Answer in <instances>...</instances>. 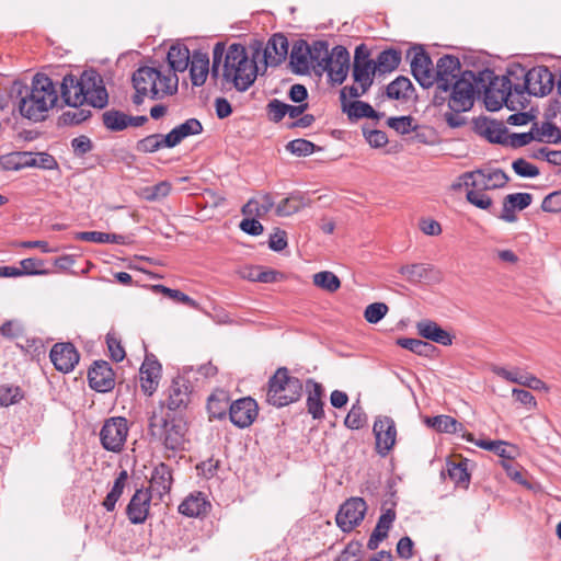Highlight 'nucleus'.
Instances as JSON below:
<instances>
[{
	"instance_id": "338daca9",
	"label": "nucleus",
	"mask_w": 561,
	"mask_h": 561,
	"mask_svg": "<svg viewBox=\"0 0 561 561\" xmlns=\"http://www.w3.org/2000/svg\"><path fill=\"white\" fill-rule=\"evenodd\" d=\"M362 545L358 541L350 542L335 561H360Z\"/></svg>"
},
{
	"instance_id": "4be33fe9",
	"label": "nucleus",
	"mask_w": 561,
	"mask_h": 561,
	"mask_svg": "<svg viewBox=\"0 0 561 561\" xmlns=\"http://www.w3.org/2000/svg\"><path fill=\"white\" fill-rule=\"evenodd\" d=\"M533 202L530 193H513L508 194L503 199V208L501 214L495 216L505 222H515L518 217L516 210H524ZM494 215V213H492Z\"/></svg>"
},
{
	"instance_id": "4468645a",
	"label": "nucleus",
	"mask_w": 561,
	"mask_h": 561,
	"mask_svg": "<svg viewBox=\"0 0 561 561\" xmlns=\"http://www.w3.org/2000/svg\"><path fill=\"white\" fill-rule=\"evenodd\" d=\"M167 399L165 401H161L160 404L163 403L164 409L167 408V412L175 414L176 412H182L187 409L191 403L192 396V385L188 379L184 376L178 375L174 377L165 390Z\"/></svg>"
},
{
	"instance_id": "6ab92c4d",
	"label": "nucleus",
	"mask_w": 561,
	"mask_h": 561,
	"mask_svg": "<svg viewBox=\"0 0 561 561\" xmlns=\"http://www.w3.org/2000/svg\"><path fill=\"white\" fill-rule=\"evenodd\" d=\"M89 386L98 392H108L115 386L114 371L105 360H96L88 371Z\"/></svg>"
},
{
	"instance_id": "2eb2a0df",
	"label": "nucleus",
	"mask_w": 561,
	"mask_h": 561,
	"mask_svg": "<svg viewBox=\"0 0 561 561\" xmlns=\"http://www.w3.org/2000/svg\"><path fill=\"white\" fill-rule=\"evenodd\" d=\"M462 178L466 180L465 184L473 187H481L482 190H495L504 187L510 181V176L502 169H493L486 171L484 169H477L471 172H466Z\"/></svg>"
},
{
	"instance_id": "a878e982",
	"label": "nucleus",
	"mask_w": 561,
	"mask_h": 561,
	"mask_svg": "<svg viewBox=\"0 0 561 561\" xmlns=\"http://www.w3.org/2000/svg\"><path fill=\"white\" fill-rule=\"evenodd\" d=\"M290 68L295 75H308L310 73L311 60H310V47L307 41L297 39L294 42L290 51Z\"/></svg>"
},
{
	"instance_id": "37998d69",
	"label": "nucleus",
	"mask_w": 561,
	"mask_h": 561,
	"mask_svg": "<svg viewBox=\"0 0 561 561\" xmlns=\"http://www.w3.org/2000/svg\"><path fill=\"white\" fill-rule=\"evenodd\" d=\"M128 480V473L126 470H122L116 477L114 484L111 491L107 493L106 497L103 501V506L107 512H112L115 508V505L123 494V491L126 486Z\"/></svg>"
},
{
	"instance_id": "bf43d9fd",
	"label": "nucleus",
	"mask_w": 561,
	"mask_h": 561,
	"mask_svg": "<svg viewBox=\"0 0 561 561\" xmlns=\"http://www.w3.org/2000/svg\"><path fill=\"white\" fill-rule=\"evenodd\" d=\"M388 306L383 302H374L366 307L364 317L369 323H378L388 312Z\"/></svg>"
},
{
	"instance_id": "052dcab7",
	"label": "nucleus",
	"mask_w": 561,
	"mask_h": 561,
	"mask_svg": "<svg viewBox=\"0 0 561 561\" xmlns=\"http://www.w3.org/2000/svg\"><path fill=\"white\" fill-rule=\"evenodd\" d=\"M467 201L476 207L490 210L492 207V198L482 192V190H470L467 192Z\"/></svg>"
},
{
	"instance_id": "0eeeda50",
	"label": "nucleus",
	"mask_w": 561,
	"mask_h": 561,
	"mask_svg": "<svg viewBox=\"0 0 561 561\" xmlns=\"http://www.w3.org/2000/svg\"><path fill=\"white\" fill-rule=\"evenodd\" d=\"M302 396V382L291 376L287 367H279L270 377L266 388V402L275 408H284L297 402Z\"/></svg>"
},
{
	"instance_id": "ddd939ff",
	"label": "nucleus",
	"mask_w": 561,
	"mask_h": 561,
	"mask_svg": "<svg viewBox=\"0 0 561 561\" xmlns=\"http://www.w3.org/2000/svg\"><path fill=\"white\" fill-rule=\"evenodd\" d=\"M377 73L375 59L370 58V50L365 44L356 47L353 61V79L367 92L374 83V77Z\"/></svg>"
},
{
	"instance_id": "864d4df0",
	"label": "nucleus",
	"mask_w": 561,
	"mask_h": 561,
	"mask_svg": "<svg viewBox=\"0 0 561 561\" xmlns=\"http://www.w3.org/2000/svg\"><path fill=\"white\" fill-rule=\"evenodd\" d=\"M286 149L295 156L306 157L312 154L316 151L317 146L307 139L298 138L289 141L286 145Z\"/></svg>"
},
{
	"instance_id": "c85d7f7f",
	"label": "nucleus",
	"mask_w": 561,
	"mask_h": 561,
	"mask_svg": "<svg viewBox=\"0 0 561 561\" xmlns=\"http://www.w3.org/2000/svg\"><path fill=\"white\" fill-rule=\"evenodd\" d=\"M417 333L425 340L448 346L453 344V336L440 328L435 321L422 320L416 323Z\"/></svg>"
},
{
	"instance_id": "f03ea898",
	"label": "nucleus",
	"mask_w": 561,
	"mask_h": 561,
	"mask_svg": "<svg viewBox=\"0 0 561 561\" xmlns=\"http://www.w3.org/2000/svg\"><path fill=\"white\" fill-rule=\"evenodd\" d=\"M9 96L18 106L22 117L32 122H43L57 101L58 93L54 81L45 73H36L27 84L23 80H14Z\"/></svg>"
},
{
	"instance_id": "f8f14e48",
	"label": "nucleus",
	"mask_w": 561,
	"mask_h": 561,
	"mask_svg": "<svg viewBox=\"0 0 561 561\" xmlns=\"http://www.w3.org/2000/svg\"><path fill=\"white\" fill-rule=\"evenodd\" d=\"M128 432V421L124 416L106 419L100 431L102 447L107 451L121 453L127 440Z\"/></svg>"
},
{
	"instance_id": "c9c22d12",
	"label": "nucleus",
	"mask_w": 561,
	"mask_h": 561,
	"mask_svg": "<svg viewBox=\"0 0 561 561\" xmlns=\"http://www.w3.org/2000/svg\"><path fill=\"white\" fill-rule=\"evenodd\" d=\"M343 112L347 113L350 121H357L364 117L380 119L383 113L377 112L366 102L354 100L350 103L343 102Z\"/></svg>"
},
{
	"instance_id": "f3484780",
	"label": "nucleus",
	"mask_w": 561,
	"mask_h": 561,
	"mask_svg": "<svg viewBox=\"0 0 561 561\" xmlns=\"http://www.w3.org/2000/svg\"><path fill=\"white\" fill-rule=\"evenodd\" d=\"M257 413V403L251 397L238 399L229 407V419L239 428L249 427L255 421Z\"/></svg>"
},
{
	"instance_id": "4c0bfd02",
	"label": "nucleus",
	"mask_w": 561,
	"mask_h": 561,
	"mask_svg": "<svg viewBox=\"0 0 561 561\" xmlns=\"http://www.w3.org/2000/svg\"><path fill=\"white\" fill-rule=\"evenodd\" d=\"M402 59L401 50L388 48L379 53L375 59L376 70L379 75L391 72L398 68Z\"/></svg>"
},
{
	"instance_id": "09e8293b",
	"label": "nucleus",
	"mask_w": 561,
	"mask_h": 561,
	"mask_svg": "<svg viewBox=\"0 0 561 561\" xmlns=\"http://www.w3.org/2000/svg\"><path fill=\"white\" fill-rule=\"evenodd\" d=\"M447 474L449 479L458 486L467 488L470 481V474L467 470V462L460 461L447 463Z\"/></svg>"
},
{
	"instance_id": "774afa93",
	"label": "nucleus",
	"mask_w": 561,
	"mask_h": 561,
	"mask_svg": "<svg viewBox=\"0 0 561 561\" xmlns=\"http://www.w3.org/2000/svg\"><path fill=\"white\" fill-rule=\"evenodd\" d=\"M541 209L546 213H560L561 191H556L548 194L541 203Z\"/></svg>"
},
{
	"instance_id": "9b49d317",
	"label": "nucleus",
	"mask_w": 561,
	"mask_h": 561,
	"mask_svg": "<svg viewBox=\"0 0 561 561\" xmlns=\"http://www.w3.org/2000/svg\"><path fill=\"white\" fill-rule=\"evenodd\" d=\"M407 59L410 60L411 73L417 83L425 89L433 87L435 83V68L423 45L415 44L411 46L407 51Z\"/></svg>"
},
{
	"instance_id": "9d476101",
	"label": "nucleus",
	"mask_w": 561,
	"mask_h": 561,
	"mask_svg": "<svg viewBox=\"0 0 561 561\" xmlns=\"http://www.w3.org/2000/svg\"><path fill=\"white\" fill-rule=\"evenodd\" d=\"M462 72L457 56L444 55L437 60L435 68V83L437 84L434 95L435 105H442L446 101L443 93L449 92L450 83L455 82Z\"/></svg>"
},
{
	"instance_id": "a19ab883",
	"label": "nucleus",
	"mask_w": 561,
	"mask_h": 561,
	"mask_svg": "<svg viewBox=\"0 0 561 561\" xmlns=\"http://www.w3.org/2000/svg\"><path fill=\"white\" fill-rule=\"evenodd\" d=\"M412 91L411 80L404 76H399L386 87V96L391 100H407Z\"/></svg>"
},
{
	"instance_id": "f704fd0d",
	"label": "nucleus",
	"mask_w": 561,
	"mask_h": 561,
	"mask_svg": "<svg viewBox=\"0 0 561 561\" xmlns=\"http://www.w3.org/2000/svg\"><path fill=\"white\" fill-rule=\"evenodd\" d=\"M229 394L225 390H216L207 400V411L209 420H222L227 415L230 407Z\"/></svg>"
},
{
	"instance_id": "7c9ffc66",
	"label": "nucleus",
	"mask_w": 561,
	"mask_h": 561,
	"mask_svg": "<svg viewBox=\"0 0 561 561\" xmlns=\"http://www.w3.org/2000/svg\"><path fill=\"white\" fill-rule=\"evenodd\" d=\"M477 129L490 142L506 145L508 134L507 128L502 122L483 118L481 122L477 123Z\"/></svg>"
},
{
	"instance_id": "13d9d810",
	"label": "nucleus",
	"mask_w": 561,
	"mask_h": 561,
	"mask_svg": "<svg viewBox=\"0 0 561 561\" xmlns=\"http://www.w3.org/2000/svg\"><path fill=\"white\" fill-rule=\"evenodd\" d=\"M145 198L147 201H157L167 197L171 192V184L168 181H161L150 187L145 188Z\"/></svg>"
},
{
	"instance_id": "b1692460",
	"label": "nucleus",
	"mask_w": 561,
	"mask_h": 561,
	"mask_svg": "<svg viewBox=\"0 0 561 561\" xmlns=\"http://www.w3.org/2000/svg\"><path fill=\"white\" fill-rule=\"evenodd\" d=\"M350 70V53L341 45L332 49V62L324 71L328 72L330 79L337 84H342Z\"/></svg>"
},
{
	"instance_id": "423d86ee",
	"label": "nucleus",
	"mask_w": 561,
	"mask_h": 561,
	"mask_svg": "<svg viewBox=\"0 0 561 561\" xmlns=\"http://www.w3.org/2000/svg\"><path fill=\"white\" fill-rule=\"evenodd\" d=\"M512 78L514 77L508 72L506 76H496L494 70L489 68L478 72V81L483 89V100L489 111H499L503 105L510 111L517 110L512 95Z\"/></svg>"
},
{
	"instance_id": "39448f33",
	"label": "nucleus",
	"mask_w": 561,
	"mask_h": 561,
	"mask_svg": "<svg viewBox=\"0 0 561 561\" xmlns=\"http://www.w3.org/2000/svg\"><path fill=\"white\" fill-rule=\"evenodd\" d=\"M257 64L250 59L245 47L240 43H233L227 48L222 80L233 84L237 91L245 92L257 77Z\"/></svg>"
},
{
	"instance_id": "6e6d98bb",
	"label": "nucleus",
	"mask_w": 561,
	"mask_h": 561,
	"mask_svg": "<svg viewBox=\"0 0 561 561\" xmlns=\"http://www.w3.org/2000/svg\"><path fill=\"white\" fill-rule=\"evenodd\" d=\"M413 122L414 119L412 116H394L388 118L387 125L398 134L407 135L416 129Z\"/></svg>"
},
{
	"instance_id": "3c124183",
	"label": "nucleus",
	"mask_w": 561,
	"mask_h": 561,
	"mask_svg": "<svg viewBox=\"0 0 561 561\" xmlns=\"http://www.w3.org/2000/svg\"><path fill=\"white\" fill-rule=\"evenodd\" d=\"M313 284L329 293H335L341 287L339 277L329 271H322L313 275Z\"/></svg>"
},
{
	"instance_id": "dca6fc26",
	"label": "nucleus",
	"mask_w": 561,
	"mask_h": 561,
	"mask_svg": "<svg viewBox=\"0 0 561 561\" xmlns=\"http://www.w3.org/2000/svg\"><path fill=\"white\" fill-rule=\"evenodd\" d=\"M376 439V451L379 456L386 457L393 448L397 439V427L392 417L378 416L373 426Z\"/></svg>"
},
{
	"instance_id": "0e129e2a",
	"label": "nucleus",
	"mask_w": 561,
	"mask_h": 561,
	"mask_svg": "<svg viewBox=\"0 0 561 561\" xmlns=\"http://www.w3.org/2000/svg\"><path fill=\"white\" fill-rule=\"evenodd\" d=\"M266 110L270 119L274 123H279L286 115L287 103L273 99L267 103Z\"/></svg>"
},
{
	"instance_id": "a211bd4d",
	"label": "nucleus",
	"mask_w": 561,
	"mask_h": 561,
	"mask_svg": "<svg viewBox=\"0 0 561 561\" xmlns=\"http://www.w3.org/2000/svg\"><path fill=\"white\" fill-rule=\"evenodd\" d=\"M49 357L55 368L64 374L72 371L80 359L79 352L70 342L56 343L50 350Z\"/></svg>"
},
{
	"instance_id": "2f4dec72",
	"label": "nucleus",
	"mask_w": 561,
	"mask_h": 561,
	"mask_svg": "<svg viewBox=\"0 0 561 561\" xmlns=\"http://www.w3.org/2000/svg\"><path fill=\"white\" fill-rule=\"evenodd\" d=\"M211 505L202 492L188 495L179 506V512L188 517H201L207 514Z\"/></svg>"
},
{
	"instance_id": "ea45409f",
	"label": "nucleus",
	"mask_w": 561,
	"mask_h": 561,
	"mask_svg": "<svg viewBox=\"0 0 561 561\" xmlns=\"http://www.w3.org/2000/svg\"><path fill=\"white\" fill-rule=\"evenodd\" d=\"M426 424L439 433L456 434L465 432V427L455 417L449 415H436L426 419Z\"/></svg>"
},
{
	"instance_id": "473e14b6",
	"label": "nucleus",
	"mask_w": 561,
	"mask_h": 561,
	"mask_svg": "<svg viewBox=\"0 0 561 561\" xmlns=\"http://www.w3.org/2000/svg\"><path fill=\"white\" fill-rule=\"evenodd\" d=\"M308 397H307V409L314 420H321L324 417L323 411V387L320 382L313 379L307 380Z\"/></svg>"
},
{
	"instance_id": "412c9836",
	"label": "nucleus",
	"mask_w": 561,
	"mask_h": 561,
	"mask_svg": "<svg viewBox=\"0 0 561 561\" xmlns=\"http://www.w3.org/2000/svg\"><path fill=\"white\" fill-rule=\"evenodd\" d=\"M161 364L153 354H146L140 367V387L144 393L152 396L159 386Z\"/></svg>"
},
{
	"instance_id": "a18cd8bd",
	"label": "nucleus",
	"mask_w": 561,
	"mask_h": 561,
	"mask_svg": "<svg viewBox=\"0 0 561 561\" xmlns=\"http://www.w3.org/2000/svg\"><path fill=\"white\" fill-rule=\"evenodd\" d=\"M397 344L402 348L425 357L432 356L436 351V347L433 344L419 339L401 337L398 339Z\"/></svg>"
},
{
	"instance_id": "5701e85b",
	"label": "nucleus",
	"mask_w": 561,
	"mask_h": 561,
	"mask_svg": "<svg viewBox=\"0 0 561 561\" xmlns=\"http://www.w3.org/2000/svg\"><path fill=\"white\" fill-rule=\"evenodd\" d=\"M288 46V39L284 34L276 33L272 35L263 54L265 66H279L287 57Z\"/></svg>"
},
{
	"instance_id": "de8ad7c7",
	"label": "nucleus",
	"mask_w": 561,
	"mask_h": 561,
	"mask_svg": "<svg viewBox=\"0 0 561 561\" xmlns=\"http://www.w3.org/2000/svg\"><path fill=\"white\" fill-rule=\"evenodd\" d=\"M430 271L428 264L414 263L401 266L399 273L410 283H420L427 277Z\"/></svg>"
},
{
	"instance_id": "72a5a7b5",
	"label": "nucleus",
	"mask_w": 561,
	"mask_h": 561,
	"mask_svg": "<svg viewBox=\"0 0 561 561\" xmlns=\"http://www.w3.org/2000/svg\"><path fill=\"white\" fill-rule=\"evenodd\" d=\"M191 57L192 55L187 46L178 43L170 47L167 60L170 69L176 75L175 72H183L188 68Z\"/></svg>"
},
{
	"instance_id": "4d7b16f0",
	"label": "nucleus",
	"mask_w": 561,
	"mask_h": 561,
	"mask_svg": "<svg viewBox=\"0 0 561 561\" xmlns=\"http://www.w3.org/2000/svg\"><path fill=\"white\" fill-rule=\"evenodd\" d=\"M154 288L157 290H160L161 293H163L165 296H168V297L174 299L175 301L181 302L187 307L197 308V306H198V304L193 298H191L190 296H187L186 294H184L183 291H181L179 289H172V288L165 287L163 285H157V286H154Z\"/></svg>"
},
{
	"instance_id": "79ce46f5",
	"label": "nucleus",
	"mask_w": 561,
	"mask_h": 561,
	"mask_svg": "<svg viewBox=\"0 0 561 561\" xmlns=\"http://www.w3.org/2000/svg\"><path fill=\"white\" fill-rule=\"evenodd\" d=\"M305 205L304 196L299 192H295L277 204L275 213L279 217H288L298 213Z\"/></svg>"
},
{
	"instance_id": "69168bd1",
	"label": "nucleus",
	"mask_w": 561,
	"mask_h": 561,
	"mask_svg": "<svg viewBox=\"0 0 561 561\" xmlns=\"http://www.w3.org/2000/svg\"><path fill=\"white\" fill-rule=\"evenodd\" d=\"M497 447L493 449V453L503 459L502 462H508L515 459L518 454V449L515 445L504 440H496Z\"/></svg>"
},
{
	"instance_id": "680f3d73",
	"label": "nucleus",
	"mask_w": 561,
	"mask_h": 561,
	"mask_svg": "<svg viewBox=\"0 0 561 561\" xmlns=\"http://www.w3.org/2000/svg\"><path fill=\"white\" fill-rule=\"evenodd\" d=\"M512 168L522 178H536L539 175V169L523 158L513 161Z\"/></svg>"
},
{
	"instance_id": "f257e3e1",
	"label": "nucleus",
	"mask_w": 561,
	"mask_h": 561,
	"mask_svg": "<svg viewBox=\"0 0 561 561\" xmlns=\"http://www.w3.org/2000/svg\"><path fill=\"white\" fill-rule=\"evenodd\" d=\"M60 96L71 107L59 117L65 125H79L91 117V111L82 108L83 104L99 110L108 104L104 80L92 68L84 70L79 78L72 73L65 75L60 83Z\"/></svg>"
},
{
	"instance_id": "58836bf2",
	"label": "nucleus",
	"mask_w": 561,
	"mask_h": 561,
	"mask_svg": "<svg viewBox=\"0 0 561 561\" xmlns=\"http://www.w3.org/2000/svg\"><path fill=\"white\" fill-rule=\"evenodd\" d=\"M531 130L535 133V141L547 144H561V129L553 123L543 122L541 125L534 122Z\"/></svg>"
},
{
	"instance_id": "e433bc0d",
	"label": "nucleus",
	"mask_w": 561,
	"mask_h": 561,
	"mask_svg": "<svg viewBox=\"0 0 561 561\" xmlns=\"http://www.w3.org/2000/svg\"><path fill=\"white\" fill-rule=\"evenodd\" d=\"M310 47V60L313 69L319 68L321 71L328 69L332 62V53H329V44L327 41H314Z\"/></svg>"
},
{
	"instance_id": "e2e57ef3",
	"label": "nucleus",
	"mask_w": 561,
	"mask_h": 561,
	"mask_svg": "<svg viewBox=\"0 0 561 561\" xmlns=\"http://www.w3.org/2000/svg\"><path fill=\"white\" fill-rule=\"evenodd\" d=\"M44 262L39 259L27 257L20 262L22 275H42L46 271L43 270Z\"/></svg>"
},
{
	"instance_id": "7ed1b4c3",
	"label": "nucleus",
	"mask_w": 561,
	"mask_h": 561,
	"mask_svg": "<svg viewBox=\"0 0 561 561\" xmlns=\"http://www.w3.org/2000/svg\"><path fill=\"white\" fill-rule=\"evenodd\" d=\"M187 430L184 419L165 412L163 403L148 415L147 431L150 442L161 445L167 450H184Z\"/></svg>"
},
{
	"instance_id": "1a4fd4ad",
	"label": "nucleus",
	"mask_w": 561,
	"mask_h": 561,
	"mask_svg": "<svg viewBox=\"0 0 561 561\" xmlns=\"http://www.w3.org/2000/svg\"><path fill=\"white\" fill-rule=\"evenodd\" d=\"M508 73L516 80H526L529 85V95L545 96L554 85V76L546 66H537L526 70L522 66L508 68Z\"/></svg>"
},
{
	"instance_id": "6e6552de",
	"label": "nucleus",
	"mask_w": 561,
	"mask_h": 561,
	"mask_svg": "<svg viewBox=\"0 0 561 561\" xmlns=\"http://www.w3.org/2000/svg\"><path fill=\"white\" fill-rule=\"evenodd\" d=\"M477 89H480L478 75L472 70H465L459 78L450 83V90L447 95L448 107L455 113L469 111L474 103Z\"/></svg>"
},
{
	"instance_id": "603ef678",
	"label": "nucleus",
	"mask_w": 561,
	"mask_h": 561,
	"mask_svg": "<svg viewBox=\"0 0 561 561\" xmlns=\"http://www.w3.org/2000/svg\"><path fill=\"white\" fill-rule=\"evenodd\" d=\"M366 422L367 416L359 404H353L344 420L345 426L351 430H359Z\"/></svg>"
},
{
	"instance_id": "49530a36",
	"label": "nucleus",
	"mask_w": 561,
	"mask_h": 561,
	"mask_svg": "<svg viewBox=\"0 0 561 561\" xmlns=\"http://www.w3.org/2000/svg\"><path fill=\"white\" fill-rule=\"evenodd\" d=\"M102 122L111 131H122L128 127L127 114L118 110H110L102 114Z\"/></svg>"
},
{
	"instance_id": "aec40b11",
	"label": "nucleus",
	"mask_w": 561,
	"mask_h": 561,
	"mask_svg": "<svg viewBox=\"0 0 561 561\" xmlns=\"http://www.w3.org/2000/svg\"><path fill=\"white\" fill-rule=\"evenodd\" d=\"M366 512L367 504L362 497H351L341 505L335 518L336 526H357Z\"/></svg>"
},
{
	"instance_id": "cd10ccee",
	"label": "nucleus",
	"mask_w": 561,
	"mask_h": 561,
	"mask_svg": "<svg viewBox=\"0 0 561 561\" xmlns=\"http://www.w3.org/2000/svg\"><path fill=\"white\" fill-rule=\"evenodd\" d=\"M172 482L171 468L167 463L160 462L152 471L149 493L152 492L162 499L170 492Z\"/></svg>"
},
{
	"instance_id": "c756f323",
	"label": "nucleus",
	"mask_w": 561,
	"mask_h": 561,
	"mask_svg": "<svg viewBox=\"0 0 561 561\" xmlns=\"http://www.w3.org/2000/svg\"><path fill=\"white\" fill-rule=\"evenodd\" d=\"M203 133V125L197 118H188L184 123L172 128L165 138V142L171 144L172 148L181 144L185 138L196 136Z\"/></svg>"
},
{
	"instance_id": "c03bdc74",
	"label": "nucleus",
	"mask_w": 561,
	"mask_h": 561,
	"mask_svg": "<svg viewBox=\"0 0 561 561\" xmlns=\"http://www.w3.org/2000/svg\"><path fill=\"white\" fill-rule=\"evenodd\" d=\"M167 135L152 134L136 144V150L142 153H153L162 148H172L171 144L165 142Z\"/></svg>"
},
{
	"instance_id": "bb28decb",
	"label": "nucleus",
	"mask_w": 561,
	"mask_h": 561,
	"mask_svg": "<svg viewBox=\"0 0 561 561\" xmlns=\"http://www.w3.org/2000/svg\"><path fill=\"white\" fill-rule=\"evenodd\" d=\"M188 67L192 84L194 87L203 85L210 73L208 53L201 49L194 50Z\"/></svg>"
},
{
	"instance_id": "20e7f679",
	"label": "nucleus",
	"mask_w": 561,
	"mask_h": 561,
	"mask_svg": "<svg viewBox=\"0 0 561 561\" xmlns=\"http://www.w3.org/2000/svg\"><path fill=\"white\" fill-rule=\"evenodd\" d=\"M178 76L174 73L162 75L153 67H140L131 77L133 87L136 91L133 103L141 105L146 96L158 100L164 95H172L178 92Z\"/></svg>"
},
{
	"instance_id": "5fc2aeb1",
	"label": "nucleus",
	"mask_w": 561,
	"mask_h": 561,
	"mask_svg": "<svg viewBox=\"0 0 561 561\" xmlns=\"http://www.w3.org/2000/svg\"><path fill=\"white\" fill-rule=\"evenodd\" d=\"M106 344L110 352V357L114 362L118 363L125 358L126 352L122 345L121 339L115 332L111 331L106 334Z\"/></svg>"
},
{
	"instance_id": "8fccbe9b",
	"label": "nucleus",
	"mask_w": 561,
	"mask_h": 561,
	"mask_svg": "<svg viewBox=\"0 0 561 561\" xmlns=\"http://www.w3.org/2000/svg\"><path fill=\"white\" fill-rule=\"evenodd\" d=\"M24 398V392L19 386L0 385V407L7 408L19 403Z\"/></svg>"
},
{
	"instance_id": "393cba45",
	"label": "nucleus",
	"mask_w": 561,
	"mask_h": 561,
	"mask_svg": "<svg viewBox=\"0 0 561 561\" xmlns=\"http://www.w3.org/2000/svg\"><path fill=\"white\" fill-rule=\"evenodd\" d=\"M150 500L151 495L149 490H136L126 507V514L131 524H141L145 522L148 515Z\"/></svg>"
}]
</instances>
